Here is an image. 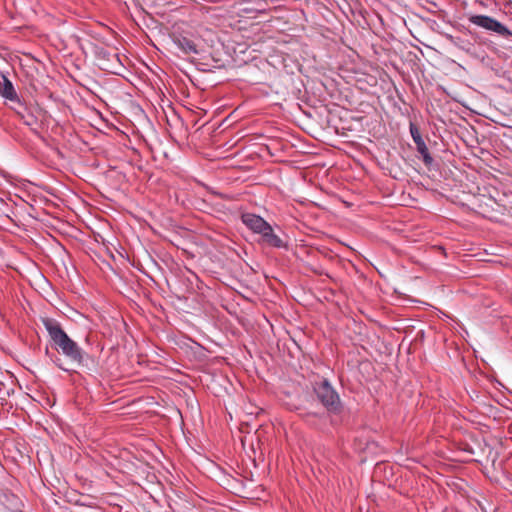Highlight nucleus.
<instances>
[{
	"label": "nucleus",
	"instance_id": "nucleus-9",
	"mask_svg": "<svg viewBox=\"0 0 512 512\" xmlns=\"http://www.w3.org/2000/svg\"><path fill=\"white\" fill-rule=\"evenodd\" d=\"M222 132L223 131H219L212 136L214 145H217V143L219 142Z\"/></svg>",
	"mask_w": 512,
	"mask_h": 512
},
{
	"label": "nucleus",
	"instance_id": "nucleus-1",
	"mask_svg": "<svg viewBox=\"0 0 512 512\" xmlns=\"http://www.w3.org/2000/svg\"><path fill=\"white\" fill-rule=\"evenodd\" d=\"M42 324L55 344L56 349L65 355L73 364L77 366L82 365L83 350L67 335L60 324L52 318H43Z\"/></svg>",
	"mask_w": 512,
	"mask_h": 512
},
{
	"label": "nucleus",
	"instance_id": "nucleus-8",
	"mask_svg": "<svg viewBox=\"0 0 512 512\" xmlns=\"http://www.w3.org/2000/svg\"><path fill=\"white\" fill-rule=\"evenodd\" d=\"M0 92H1L2 96H4L7 99L12 100L15 97L14 88H13L11 82L7 78H4V85Z\"/></svg>",
	"mask_w": 512,
	"mask_h": 512
},
{
	"label": "nucleus",
	"instance_id": "nucleus-6",
	"mask_svg": "<svg viewBox=\"0 0 512 512\" xmlns=\"http://www.w3.org/2000/svg\"><path fill=\"white\" fill-rule=\"evenodd\" d=\"M260 235L262 236L263 242L269 246L275 248H280L283 246V241L278 235L274 233L273 228L269 223L266 225L265 229H263V232H261Z\"/></svg>",
	"mask_w": 512,
	"mask_h": 512
},
{
	"label": "nucleus",
	"instance_id": "nucleus-7",
	"mask_svg": "<svg viewBox=\"0 0 512 512\" xmlns=\"http://www.w3.org/2000/svg\"><path fill=\"white\" fill-rule=\"evenodd\" d=\"M175 44L185 54H197L198 53L196 44L188 38H185V37L179 38L175 41Z\"/></svg>",
	"mask_w": 512,
	"mask_h": 512
},
{
	"label": "nucleus",
	"instance_id": "nucleus-10",
	"mask_svg": "<svg viewBox=\"0 0 512 512\" xmlns=\"http://www.w3.org/2000/svg\"><path fill=\"white\" fill-rule=\"evenodd\" d=\"M218 9H219L218 7H210V8H209V10H208V11L212 13V14H211V17L216 16V14H215L214 12H216Z\"/></svg>",
	"mask_w": 512,
	"mask_h": 512
},
{
	"label": "nucleus",
	"instance_id": "nucleus-5",
	"mask_svg": "<svg viewBox=\"0 0 512 512\" xmlns=\"http://www.w3.org/2000/svg\"><path fill=\"white\" fill-rule=\"evenodd\" d=\"M242 222L254 233L260 234L268 224L261 216L252 213H245L241 216Z\"/></svg>",
	"mask_w": 512,
	"mask_h": 512
},
{
	"label": "nucleus",
	"instance_id": "nucleus-3",
	"mask_svg": "<svg viewBox=\"0 0 512 512\" xmlns=\"http://www.w3.org/2000/svg\"><path fill=\"white\" fill-rule=\"evenodd\" d=\"M314 392L319 401L331 412H338L341 408L339 395L330 385L328 380L323 379L316 382L314 385Z\"/></svg>",
	"mask_w": 512,
	"mask_h": 512
},
{
	"label": "nucleus",
	"instance_id": "nucleus-4",
	"mask_svg": "<svg viewBox=\"0 0 512 512\" xmlns=\"http://www.w3.org/2000/svg\"><path fill=\"white\" fill-rule=\"evenodd\" d=\"M410 133L414 143L416 144V149L418 153L421 154L424 163L426 165H430L433 162V158L429 153L428 147L425 144L418 127L413 123L410 124Z\"/></svg>",
	"mask_w": 512,
	"mask_h": 512
},
{
	"label": "nucleus",
	"instance_id": "nucleus-2",
	"mask_svg": "<svg viewBox=\"0 0 512 512\" xmlns=\"http://www.w3.org/2000/svg\"><path fill=\"white\" fill-rule=\"evenodd\" d=\"M468 21L486 31L494 33L504 39L512 40V31L504 24L488 15L471 14L468 15Z\"/></svg>",
	"mask_w": 512,
	"mask_h": 512
},
{
	"label": "nucleus",
	"instance_id": "nucleus-12",
	"mask_svg": "<svg viewBox=\"0 0 512 512\" xmlns=\"http://www.w3.org/2000/svg\"><path fill=\"white\" fill-rule=\"evenodd\" d=\"M248 10H249L248 8L244 7V8H239L237 12H242V11L246 12Z\"/></svg>",
	"mask_w": 512,
	"mask_h": 512
},
{
	"label": "nucleus",
	"instance_id": "nucleus-11",
	"mask_svg": "<svg viewBox=\"0 0 512 512\" xmlns=\"http://www.w3.org/2000/svg\"><path fill=\"white\" fill-rule=\"evenodd\" d=\"M215 62H216V64L214 65V67H217V68H221L222 67V64L219 63L220 59H215Z\"/></svg>",
	"mask_w": 512,
	"mask_h": 512
}]
</instances>
